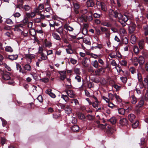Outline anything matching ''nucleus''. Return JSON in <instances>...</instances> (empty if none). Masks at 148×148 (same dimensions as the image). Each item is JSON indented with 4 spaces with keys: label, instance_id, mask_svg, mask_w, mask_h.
<instances>
[{
    "label": "nucleus",
    "instance_id": "20",
    "mask_svg": "<svg viewBox=\"0 0 148 148\" xmlns=\"http://www.w3.org/2000/svg\"><path fill=\"white\" fill-rule=\"evenodd\" d=\"M122 16L123 15L119 12L116 11V14H115L114 16L115 18L117 17L119 19V20H121Z\"/></svg>",
    "mask_w": 148,
    "mask_h": 148
},
{
    "label": "nucleus",
    "instance_id": "3",
    "mask_svg": "<svg viewBox=\"0 0 148 148\" xmlns=\"http://www.w3.org/2000/svg\"><path fill=\"white\" fill-rule=\"evenodd\" d=\"M87 5L88 7L89 10L90 11V15L88 14V16L86 17L87 19H89V18L88 16L91 17V20H92V8H89V7H92V0H88L87 2Z\"/></svg>",
    "mask_w": 148,
    "mask_h": 148
},
{
    "label": "nucleus",
    "instance_id": "17",
    "mask_svg": "<svg viewBox=\"0 0 148 148\" xmlns=\"http://www.w3.org/2000/svg\"><path fill=\"white\" fill-rule=\"evenodd\" d=\"M18 57V56L17 54L9 55L8 56V58L10 60H16Z\"/></svg>",
    "mask_w": 148,
    "mask_h": 148
},
{
    "label": "nucleus",
    "instance_id": "62",
    "mask_svg": "<svg viewBox=\"0 0 148 148\" xmlns=\"http://www.w3.org/2000/svg\"><path fill=\"white\" fill-rule=\"evenodd\" d=\"M28 22V18L27 17H25L23 20V24L26 25Z\"/></svg>",
    "mask_w": 148,
    "mask_h": 148
},
{
    "label": "nucleus",
    "instance_id": "8",
    "mask_svg": "<svg viewBox=\"0 0 148 148\" xmlns=\"http://www.w3.org/2000/svg\"><path fill=\"white\" fill-rule=\"evenodd\" d=\"M65 91L69 97L71 98H75L76 96L75 92L72 90L66 89Z\"/></svg>",
    "mask_w": 148,
    "mask_h": 148
},
{
    "label": "nucleus",
    "instance_id": "52",
    "mask_svg": "<svg viewBox=\"0 0 148 148\" xmlns=\"http://www.w3.org/2000/svg\"><path fill=\"white\" fill-rule=\"evenodd\" d=\"M40 80L45 83H46L49 82V79L47 77H45L41 79Z\"/></svg>",
    "mask_w": 148,
    "mask_h": 148
},
{
    "label": "nucleus",
    "instance_id": "46",
    "mask_svg": "<svg viewBox=\"0 0 148 148\" xmlns=\"http://www.w3.org/2000/svg\"><path fill=\"white\" fill-rule=\"evenodd\" d=\"M127 64V62L125 60H122L120 62V64L123 66H126Z\"/></svg>",
    "mask_w": 148,
    "mask_h": 148
},
{
    "label": "nucleus",
    "instance_id": "12",
    "mask_svg": "<svg viewBox=\"0 0 148 148\" xmlns=\"http://www.w3.org/2000/svg\"><path fill=\"white\" fill-rule=\"evenodd\" d=\"M130 99L131 102L133 104H135L137 102V99L134 95L130 96Z\"/></svg>",
    "mask_w": 148,
    "mask_h": 148
},
{
    "label": "nucleus",
    "instance_id": "32",
    "mask_svg": "<svg viewBox=\"0 0 148 148\" xmlns=\"http://www.w3.org/2000/svg\"><path fill=\"white\" fill-rule=\"evenodd\" d=\"M69 123L70 124L71 123L75 124L77 123V120L76 118L73 117H71L70 122H69Z\"/></svg>",
    "mask_w": 148,
    "mask_h": 148
},
{
    "label": "nucleus",
    "instance_id": "10",
    "mask_svg": "<svg viewBox=\"0 0 148 148\" xmlns=\"http://www.w3.org/2000/svg\"><path fill=\"white\" fill-rule=\"evenodd\" d=\"M136 25L133 23H131L129 27V31L130 33L132 34L134 32L136 29Z\"/></svg>",
    "mask_w": 148,
    "mask_h": 148
},
{
    "label": "nucleus",
    "instance_id": "45",
    "mask_svg": "<svg viewBox=\"0 0 148 148\" xmlns=\"http://www.w3.org/2000/svg\"><path fill=\"white\" fill-rule=\"evenodd\" d=\"M74 71L75 73L77 74H80V69L79 68L75 67L74 69Z\"/></svg>",
    "mask_w": 148,
    "mask_h": 148
},
{
    "label": "nucleus",
    "instance_id": "49",
    "mask_svg": "<svg viewBox=\"0 0 148 148\" xmlns=\"http://www.w3.org/2000/svg\"><path fill=\"white\" fill-rule=\"evenodd\" d=\"M146 142V141L145 140V138H142L140 139V143L139 144H140V145H144Z\"/></svg>",
    "mask_w": 148,
    "mask_h": 148
},
{
    "label": "nucleus",
    "instance_id": "16",
    "mask_svg": "<svg viewBox=\"0 0 148 148\" xmlns=\"http://www.w3.org/2000/svg\"><path fill=\"white\" fill-rule=\"evenodd\" d=\"M101 25L108 27H110L111 26V24L109 21H103L101 22Z\"/></svg>",
    "mask_w": 148,
    "mask_h": 148
},
{
    "label": "nucleus",
    "instance_id": "22",
    "mask_svg": "<svg viewBox=\"0 0 148 148\" xmlns=\"http://www.w3.org/2000/svg\"><path fill=\"white\" fill-rule=\"evenodd\" d=\"M71 129L73 132H77L79 130V127L77 125H75L71 127Z\"/></svg>",
    "mask_w": 148,
    "mask_h": 148
},
{
    "label": "nucleus",
    "instance_id": "27",
    "mask_svg": "<svg viewBox=\"0 0 148 148\" xmlns=\"http://www.w3.org/2000/svg\"><path fill=\"white\" fill-rule=\"evenodd\" d=\"M63 28L62 27H60L59 28L56 29V31L58 33L60 34H63Z\"/></svg>",
    "mask_w": 148,
    "mask_h": 148
},
{
    "label": "nucleus",
    "instance_id": "39",
    "mask_svg": "<svg viewBox=\"0 0 148 148\" xmlns=\"http://www.w3.org/2000/svg\"><path fill=\"white\" fill-rule=\"evenodd\" d=\"M64 28L66 30H67L69 31H72L73 30V27H71L69 25H65L64 27Z\"/></svg>",
    "mask_w": 148,
    "mask_h": 148
},
{
    "label": "nucleus",
    "instance_id": "60",
    "mask_svg": "<svg viewBox=\"0 0 148 148\" xmlns=\"http://www.w3.org/2000/svg\"><path fill=\"white\" fill-rule=\"evenodd\" d=\"M16 66L17 70H19V72H21L22 69L21 65L19 64H17Z\"/></svg>",
    "mask_w": 148,
    "mask_h": 148
},
{
    "label": "nucleus",
    "instance_id": "13",
    "mask_svg": "<svg viewBox=\"0 0 148 148\" xmlns=\"http://www.w3.org/2000/svg\"><path fill=\"white\" fill-rule=\"evenodd\" d=\"M52 35L53 36L54 38L57 40L60 41L61 38L60 36L56 32H53L52 33Z\"/></svg>",
    "mask_w": 148,
    "mask_h": 148
},
{
    "label": "nucleus",
    "instance_id": "28",
    "mask_svg": "<svg viewBox=\"0 0 148 148\" xmlns=\"http://www.w3.org/2000/svg\"><path fill=\"white\" fill-rule=\"evenodd\" d=\"M143 91L144 92H146L145 96V99L146 101H148V88H145Z\"/></svg>",
    "mask_w": 148,
    "mask_h": 148
},
{
    "label": "nucleus",
    "instance_id": "29",
    "mask_svg": "<svg viewBox=\"0 0 148 148\" xmlns=\"http://www.w3.org/2000/svg\"><path fill=\"white\" fill-rule=\"evenodd\" d=\"M71 103V104H74L73 105H78L79 104V103L78 100L75 99H72L70 102Z\"/></svg>",
    "mask_w": 148,
    "mask_h": 148
},
{
    "label": "nucleus",
    "instance_id": "44",
    "mask_svg": "<svg viewBox=\"0 0 148 148\" xmlns=\"http://www.w3.org/2000/svg\"><path fill=\"white\" fill-rule=\"evenodd\" d=\"M61 98H62L66 102H67L69 100V98L67 95H62Z\"/></svg>",
    "mask_w": 148,
    "mask_h": 148
},
{
    "label": "nucleus",
    "instance_id": "23",
    "mask_svg": "<svg viewBox=\"0 0 148 148\" xmlns=\"http://www.w3.org/2000/svg\"><path fill=\"white\" fill-rule=\"evenodd\" d=\"M29 34L33 37H35L36 34L35 30L32 28L29 30Z\"/></svg>",
    "mask_w": 148,
    "mask_h": 148
},
{
    "label": "nucleus",
    "instance_id": "2",
    "mask_svg": "<svg viewBox=\"0 0 148 148\" xmlns=\"http://www.w3.org/2000/svg\"><path fill=\"white\" fill-rule=\"evenodd\" d=\"M99 102L98 101L97 98L93 96V107L96 109V111L98 112L103 111V108L99 107L98 109L97 108L99 107Z\"/></svg>",
    "mask_w": 148,
    "mask_h": 148
},
{
    "label": "nucleus",
    "instance_id": "25",
    "mask_svg": "<svg viewBox=\"0 0 148 148\" xmlns=\"http://www.w3.org/2000/svg\"><path fill=\"white\" fill-rule=\"evenodd\" d=\"M130 41L132 44H135L136 41V37L134 35H132L130 38Z\"/></svg>",
    "mask_w": 148,
    "mask_h": 148
},
{
    "label": "nucleus",
    "instance_id": "56",
    "mask_svg": "<svg viewBox=\"0 0 148 148\" xmlns=\"http://www.w3.org/2000/svg\"><path fill=\"white\" fill-rule=\"evenodd\" d=\"M37 99L38 100L39 102L42 103L43 101V99L42 96L41 95H40L37 98Z\"/></svg>",
    "mask_w": 148,
    "mask_h": 148
},
{
    "label": "nucleus",
    "instance_id": "14",
    "mask_svg": "<svg viewBox=\"0 0 148 148\" xmlns=\"http://www.w3.org/2000/svg\"><path fill=\"white\" fill-rule=\"evenodd\" d=\"M127 121L125 118L121 119L119 121L120 124L122 125H126L127 124Z\"/></svg>",
    "mask_w": 148,
    "mask_h": 148
},
{
    "label": "nucleus",
    "instance_id": "35",
    "mask_svg": "<svg viewBox=\"0 0 148 148\" xmlns=\"http://www.w3.org/2000/svg\"><path fill=\"white\" fill-rule=\"evenodd\" d=\"M118 111L119 114L123 115L125 114V110L123 108H120L118 109Z\"/></svg>",
    "mask_w": 148,
    "mask_h": 148
},
{
    "label": "nucleus",
    "instance_id": "61",
    "mask_svg": "<svg viewBox=\"0 0 148 148\" xmlns=\"http://www.w3.org/2000/svg\"><path fill=\"white\" fill-rule=\"evenodd\" d=\"M34 12L35 13H38L39 14H40L41 12L40 11V10L39 9L38 7L34 8Z\"/></svg>",
    "mask_w": 148,
    "mask_h": 148
},
{
    "label": "nucleus",
    "instance_id": "36",
    "mask_svg": "<svg viewBox=\"0 0 148 148\" xmlns=\"http://www.w3.org/2000/svg\"><path fill=\"white\" fill-rule=\"evenodd\" d=\"M122 41L123 44H127L128 43V39L125 37H123L122 38Z\"/></svg>",
    "mask_w": 148,
    "mask_h": 148
},
{
    "label": "nucleus",
    "instance_id": "54",
    "mask_svg": "<svg viewBox=\"0 0 148 148\" xmlns=\"http://www.w3.org/2000/svg\"><path fill=\"white\" fill-rule=\"evenodd\" d=\"M2 65H3V66L5 67V68L7 69L8 71H11V69L10 67V66H8L6 63H3Z\"/></svg>",
    "mask_w": 148,
    "mask_h": 148
},
{
    "label": "nucleus",
    "instance_id": "1",
    "mask_svg": "<svg viewBox=\"0 0 148 148\" xmlns=\"http://www.w3.org/2000/svg\"><path fill=\"white\" fill-rule=\"evenodd\" d=\"M95 125L99 128L101 129L105 128L106 132L108 136H110L115 131L114 129L107 124L105 125L102 124H99V120L95 121Z\"/></svg>",
    "mask_w": 148,
    "mask_h": 148
},
{
    "label": "nucleus",
    "instance_id": "58",
    "mask_svg": "<svg viewBox=\"0 0 148 148\" xmlns=\"http://www.w3.org/2000/svg\"><path fill=\"white\" fill-rule=\"evenodd\" d=\"M138 81L139 82H141L142 81V77L141 74L140 73H138Z\"/></svg>",
    "mask_w": 148,
    "mask_h": 148
},
{
    "label": "nucleus",
    "instance_id": "5",
    "mask_svg": "<svg viewBox=\"0 0 148 148\" xmlns=\"http://www.w3.org/2000/svg\"><path fill=\"white\" fill-rule=\"evenodd\" d=\"M97 7L99 9H101V10L106 12L107 10V7L104 2L97 1L96 3Z\"/></svg>",
    "mask_w": 148,
    "mask_h": 148
},
{
    "label": "nucleus",
    "instance_id": "37",
    "mask_svg": "<svg viewBox=\"0 0 148 148\" xmlns=\"http://www.w3.org/2000/svg\"><path fill=\"white\" fill-rule=\"evenodd\" d=\"M24 68L25 70L28 71H30L31 69V66L28 64H25L24 66Z\"/></svg>",
    "mask_w": 148,
    "mask_h": 148
},
{
    "label": "nucleus",
    "instance_id": "26",
    "mask_svg": "<svg viewBox=\"0 0 148 148\" xmlns=\"http://www.w3.org/2000/svg\"><path fill=\"white\" fill-rule=\"evenodd\" d=\"M131 123L132 125L133 128H136L138 125L139 122L137 121H135Z\"/></svg>",
    "mask_w": 148,
    "mask_h": 148
},
{
    "label": "nucleus",
    "instance_id": "21",
    "mask_svg": "<svg viewBox=\"0 0 148 148\" xmlns=\"http://www.w3.org/2000/svg\"><path fill=\"white\" fill-rule=\"evenodd\" d=\"M138 60L139 63L140 65H143L144 63V58L142 56H140L138 58Z\"/></svg>",
    "mask_w": 148,
    "mask_h": 148
},
{
    "label": "nucleus",
    "instance_id": "30",
    "mask_svg": "<svg viewBox=\"0 0 148 148\" xmlns=\"http://www.w3.org/2000/svg\"><path fill=\"white\" fill-rule=\"evenodd\" d=\"M144 104V101L143 100L141 99L138 102V104L136 105L137 107L138 106L139 108H141L142 107Z\"/></svg>",
    "mask_w": 148,
    "mask_h": 148
},
{
    "label": "nucleus",
    "instance_id": "11",
    "mask_svg": "<svg viewBox=\"0 0 148 148\" xmlns=\"http://www.w3.org/2000/svg\"><path fill=\"white\" fill-rule=\"evenodd\" d=\"M52 89L51 88H49L45 91V93L49 95L51 97L53 98H55L56 97L55 95L52 92Z\"/></svg>",
    "mask_w": 148,
    "mask_h": 148
},
{
    "label": "nucleus",
    "instance_id": "19",
    "mask_svg": "<svg viewBox=\"0 0 148 148\" xmlns=\"http://www.w3.org/2000/svg\"><path fill=\"white\" fill-rule=\"evenodd\" d=\"M67 47L69 48H66V49L67 53L70 54H72L73 53V51L71 48V45H68L67 46Z\"/></svg>",
    "mask_w": 148,
    "mask_h": 148
},
{
    "label": "nucleus",
    "instance_id": "34",
    "mask_svg": "<svg viewBox=\"0 0 148 148\" xmlns=\"http://www.w3.org/2000/svg\"><path fill=\"white\" fill-rule=\"evenodd\" d=\"M119 32L121 35H124L126 34L125 29L124 28H121L119 30Z\"/></svg>",
    "mask_w": 148,
    "mask_h": 148
},
{
    "label": "nucleus",
    "instance_id": "48",
    "mask_svg": "<svg viewBox=\"0 0 148 148\" xmlns=\"http://www.w3.org/2000/svg\"><path fill=\"white\" fill-rule=\"evenodd\" d=\"M129 70L131 73L134 74L136 73V70L135 68L134 67H131L130 68Z\"/></svg>",
    "mask_w": 148,
    "mask_h": 148
},
{
    "label": "nucleus",
    "instance_id": "9",
    "mask_svg": "<svg viewBox=\"0 0 148 148\" xmlns=\"http://www.w3.org/2000/svg\"><path fill=\"white\" fill-rule=\"evenodd\" d=\"M10 74V73L9 72L3 71L2 73V77L4 80H9L11 78Z\"/></svg>",
    "mask_w": 148,
    "mask_h": 148
},
{
    "label": "nucleus",
    "instance_id": "4",
    "mask_svg": "<svg viewBox=\"0 0 148 148\" xmlns=\"http://www.w3.org/2000/svg\"><path fill=\"white\" fill-rule=\"evenodd\" d=\"M60 106L62 109L64 110L66 114H69L72 112V109L70 106L64 104H61L60 105Z\"/></svg>",
    "mask_w": 148,
    "mask_h": 148
},
{
    "label": "nucleus",
    "instance_id": "59",
    "mask_svg": "<svg viewBox=\"0 0 148 148\" xmlns=\"http://www.w3.org/2000/svg\"><path fill=\"white\" fill-rule=\"evenodd\" d=\"M109 13L111 15H112L114 16V14H116V11H114L110 9L109 10Z\"/></svg>",
    "mask_w": 148,
    "mask_h": 148
},
{
    "label": "nucleus",
    "instance_id": "33",
    "mask_svg": "<svg viewBox=\"0 0 148 148\" xmlns=\"http://www.w3.org/2000/svg\"><path fill=\"white\" fill-rule=\"evenodd\" d=\"M114 97L116 99V100L119 103H121L122 102V100L120 98L119 96L117 95L116 93H114Z\"/></svg>",
    "mask_w": 148,
    "mask_h": 148
},
{
    "label": "nucleus",
    "instance_id": "38",
    "mask_svg": "<svg viewBox=\"0 0 148 148\" xmlns=\"http://www.w3.org/2000/svg\"><path fill=\"white\" fill-rule=\"evenodd\" d=\"M31 8V7L27 5H25L23 6V9H24L25 11H28Z\"/></svg>",
    "mask_w": 148,
    "mask_h": 148
},
{
    "label": "nucleus",
    "instance_id": "7",
    "mask_svg": "<svg viewBox=\"0 0 148 148\" xmlns=\"http://www.w3.org/2000/svg\"><path fill=\"white\" fill-rule=\"evenodd\" d=\"M132 15L131 14H123L121 19V21L126 22L129 19L132 18Z\"/></svg>",
    "mask_w": 148,
    "mask_h": 148
},
{
    "label": "nucleus",
    "instance_id": "47",
    "mask_svg": "<svg viewBox=\"0 0 148 148\" xmlns=\"http://www.w3.org/2000/svg\"><path fill=\"white\" fill-rule=\"evenodd\" d=\"M108 97L110 100L111 99V100H113L114 99V97H115L114 94L113 95L111 93H109L108 94Z\"/></svg>",
    "mask_w": 148,
    "mask_h": 148
},
{
    "label": "nucleus",
    "instance_id": "43",
    "mask_svg": "<svg viewBox=\"0 0 148 148\" xmlns=\"http://www.w3.org/2000/svg\"><path fill=\"white\" fill-rule=\"evenodd\" d=\"M5 50L6 51L9 52H12L13 50L11 47L10 46H7L5 47Z\"/></svg>",
    "mask_w": 148,
    "mask_h": 148
},
{
    "label": "nucleus",
    "instance_id": "24",
    "mask_svg": "<svg viewBox=\"0 0 148 148\" xmlns=\"http://www.w3.org/2000/svg\"><path fill=\"white\" fill-rule=\"evenodd\" d=\"M144 45V42L143 40H141L138 42V45L140 49H142L143 48Z\"/></svg>",
    "mask_w": 148,
    "mask_h": 148
},
{
    "label": "nucleus",
    "instance_id": "53",
    "mask_svg": "<svg viewBox=\"0 0 148 148\" xmlns=\"http://www.w3.org/2000/svg\"><path fill=\"white\" fill-rule=\"evenodd\" d=\"M121 80L123 83H126L127 81V78L126 77H121L120 78Z\"/></svg>",
    "mask_w": 148,
    "mask_h": 148
},
{
    "label": "nucleus",
    "instance_id": "15",
    "mask_svg": "<svg viewBox=\"0 0 148 148\" xmlns=\"http://www.w3.org/2000/svg\"><path fill=\"white\" fill-rule=\"evenodd\" d=\"M135 116L133 114H131L128 116V119L131 122L135 121Z\"/></svg>",
    "mask_w": 148,
    "mask_h": 148
},
{
    "label": "nucleus",
    "instance_id": "50",
    "mask_svg": "<svg viewBox=\"0 0 148 148\" xmlns=\"http://www.w3.org/2000/svg\"><path fill=\"white\" fill-rule=\"evenodd\" d=\"M47 40L45 39L44 41L45 42V45L46 47H50L51 46L52 43L50 42L47 41L46 42Z\"/></svg>",
    "mask_w": 148,
    "mask_h": 148
},
{
    "label": "nucleus",
    "instance_id": "6",
    "mask_svg": "<svg viewBox=\"0 0 148 148\" xmlns=\"http://www.w3.org/2000/svg\"><path fill=\"white\" fill-rule=\"evenodd\" d=\"M109 56L111 58H116L117 57L121 58L122 57L119 51L112 52L109 54Z\"/></svg>",
    "mask_w": 148,
    "mask_h": 148
},
{
    "label": "nucleus",
    "instance_id": "18",
    "mask_svg": "<svg viewBox=\"0 0 148 148\" xmlns=\"http://www.w3.org/2000/svg\"><path fill=\"white\" fill-rule=\"evenodd\" d=\"M23 27L22 25V24L15 25H14V30L18 32L21 31V30L19 28V27Z\"/></svg>",
    "mask_w": 148,
    "mask_h": 148
},
{
    "label": "nucleus",
    "instance_id": "31",
    "mask_svg": "<svg viewBox=\"0 0 148 148\" xmlns=\"http://www.w3.org/2000/svg\"><path fill=\"white\" fill-rule=\"evenodd\" d=\"M109 121L112 124H114L116 123V119L115 117H113L111 118Z\"/></svg>",
    "mask_w": 148,
    "mask_h": 148
},
{
    "label": "nucleus",
    "instance_id": "41",
    "mask_svg": "<svg viewBox=\"0 0 148 148\" xmlns=\"http://www.w3.org/2000/svg\"><path fill=\"white\" fill-rule=\"evenodd\" d=\"M78 116L79 118L81 119H85L86 118L84 114L82 113H79Z\"/></svg>",
    "mask_w": 148,
    "mask_h": 148
},
{
    "label": "nucleus",
    "instance_id": "64",
    "mask_svg": "<svg viewBox=\"0 0 148 148\" xmlns=\"http://www.w3.org/2000/svg\"><path fill=\"white\" fill-rule=\"evenodd\" d=\"M75 79L78 82H80L81 81V77L79 75H77L75 77Z\"/></svg>",
    "mask_w": 148,
    "mask_h": 148
},
{
    "label": "nucleus",
    "instance_id": "40",
    "mask_svg": "<svg viewBox=\"0 0 148 148\" xmlns=\"http://www.w3.org/2000/svg\"><path fill=\"white\" fill-rule=\"evenodd\" d=\"M133 62L134 65L136 66H137L139 63L138 59L136 57L134 58Z\"/></svg>",
    "mask_w": 148,
    "mask_h": 148
},
{
    "label": "nucleus",
    "instance_id": "55",
    "mask_svg": "<svg viewBox=\"0 0 148 148\" xmlns=\"http://www.w3.org/2000/svg\"><path fill=\"white\" fill-rule=\"evenodd\" d=\"M80 90H80L81 91H82V90H84V92L85 93V95L86 96H89V94L90 93L89 92L86 90H85L84 89V88H83L82 87L81 88H80Z\"/></svg>",
    "mask_w": 148,
    "mask_h": 148
},
{
    "label": "nucleus",
    "instance_id": "63",
    "mask_svg": "<svg viewBox=\"0 0 148 148\" xmlns=\"http://www.w3.org/2000/svg\"><path fill=\"white\" fill-rule=\"evenodd\" d=\"M77 60H75L73 58H71L70 59V62L73 64H76L77 62Z\"/></svg>",
    "mask_w": 148,
    "mask_h": 148
},
{
    "label": "nucleus",
    "instance_id": "57",
    "mask_svg": "<svg viewBox=\"0 0 148 148\" xmlns=\"http://www.w3.org/2000/svg\"><path fill=\"white\" fill-rule=\"evenodd\" d=\"M115 68L116 69L118 73H120L122 71L123 73H124V71H123L122 69L119 66H115Z\"/></svg>",
    "mask_w": 148,
    "mask_h": 148
},
{
    "label": "nucleus",
    "instance_id": "42",
    "mask_svg": "<svg viewBox=\"0 0 148 148\" xmlns=\"http://www.w3.org/2000/svg\"><path fill=\"white\" fill-rule=\"evenodd\" d=\"M134 51L136 54H137L139 51V49L138 47L136 46H135L134 47L133 49Z\"/></svg>",
    "mask_w": 148,
    "mask_h": 148
},
{
    "label": "nucleus",
    "instance_id": "51",
    "mask_svg": "<svg viewBox=\"0 0 148 148\" xmlns=\"http://www.w3.org/2000/svg\"><path fill=\"white\" fill-rule=\"evenodd\" d=\"M143 84H145V86L148 85V75L146 77L144 78Z\"/></svg>",
    "mask_w": 148,
    "mask_h": 148
}]
</instances>
